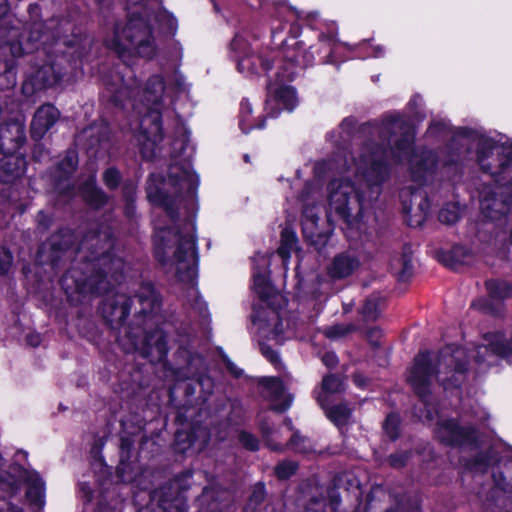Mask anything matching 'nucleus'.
<instances>
[{"label": "nucleus", "mask_w": 512, "mask_h": 512, "mask_svg": "<svg viewBox=\"0 0 512 512\" xmlns=\"http://www.w3.org/2000/svg\"><path fill=\"white\" fill-rule=\"evenodd\" d=\"M390 461L393 466H401L404 463V460L398 461L396 456H391Z\"/></svg>", "instance_id": "obj_53"}, {"label": "nucleus", "mask_w": 512, "mask_h": 512, "mask_svg": "<svg viewBox=\"0 0 512 512\" xmlns=\"http://www.w3.org/2000/svg\"><path fill=\"white\" fill-rule=\"evenodd\" d=\"M7 512H22V511L15 506H10V504L7 503Z\"/></svg>", "instance_id": "obj_56"}, {"label": "nucleus", "mask_w": 512, "mask_h": 512, "mask_svg": "<svg viewBox=\"0 0 512 512\" xmlns=\"http://www.w3.org/2000/svg\"><path fill=\"white\" fill-rule=\"evenodd\" d=\"M326 505L325 499H313L309 505V510L313 512H325Z\"/></svg>", "instance_id": "obj_45"}, {"label": "nucleus", "mask_w": 512, "mask_h": 512, "mask_svg": "<svg viewBox=\"0 0 512 512\" xmlns=\"http://www.w3.org/2000/svg\"><path fill=\"white\" fill-rule=\"evenodd\" d=\"M89 262L88 266L96 270L94 274L82 279L79 277L80 272L72 268L63 276L61 285L68 296L72 297L76 293L105 292L107 285H112L121 278L123 261L120 258L103 252L101 255L92 256Z\"/></svg>", "instance_id": "obj_8"}, {"label": "nucleus", "mask_w": 512, "mask_h": 512, "mask_svg": "<svg viewBox=\"0 0 512 512\" xmlns=\"http://www.w3.org/2000/svg\"><path fill=\"white\" fill-rule=\"evenodd\" d=\"M322 361L327 367L332 368L337 364L338 358L335 353L326 352L322 357Z\"/></svg>", "instance_id": "obj_47"}, {"label": "nucleus", "mask_w": 512, "mask_h": 512, "mask_svg": "<svg viewBox=\"0 0 512 512\" xmlns=\"http://www.w3.org/2000/svg\"><path fill=\"white\" fill-rule=\"evenodd\" d=\"M20 477L27 484V497L36 504H42L45 495V484L36 471L23 470Z\"/></svg>", "instance_id": "obj_17"}, {"label": "nucleus", "mask_w": 512, "mask_h": 512, "mask_svg": "<svg viewBox=\"0 0 512 512\" xmlns=\"http://www.w3.org/2000/svg\"><path fill=\"white\" fill-rule=\"evenodd\" d=\"M140 305L137 314H150L159 306L158 297L151 284H143L134 299L127 298L124 294H116L113 299H106L103 303L102 312L104 317L112 325H117L123 335L119 338V343L127 352L134 350L140 351L148 356L155 351L157 358L161 359L167 351L166 338L162 330L157 329L152 333H146L143 328H131L123 325L127 315L130 312V303Z\"/></svg>", "instance_id": "obj_4"}, {"label": "nucleus", "mask_w": 512, "mask_h": 512, "mask_svg": "<svg viewBox=\"0 0 512 512\" xmlns=\"http://www.w3.org/2000/svg\"><path fill=\"white\" fill-rule=\"evenodd\" d=\"M354 382L356 383V385L362 386L364 384V379L360 375H356L354 377Z\"/></svg>", "instance_id": "obj_55"}, {"label": "nucleus", "mask_w": 512, "mask_h": 512, "mask_svg": "<svg viewBox=\"0 0 512 512\" xmlns=\"http://www.w3.org/2000/svg\"><path fill=\"white\" fill-rule=\"evenodd\" d=\"M87 246H88V240H85V241L83 242V244H82L81 249H84V248H85V247H87Z\"/></svg>", "instance_id": "obj_61"}, {"label": "nucleus", "mask_w": 512, "mask_h": 512, "mask_svg": "<svg viewBox=\"0 0 512 512\" xmlns=\"http://www.w3.org/2000/svg\"><path fill=\"white\" fill-rule=\"evenodd\" d=\"M286 425H287V427H288V429H289V430H291V429H292V427H291V420H287V421H286Z\"/></svg>", "instance_id": "obj_60"}, {"label": "nucleus", "mask_w": 512, "mask_h": 512, "mask_svg": "<svg viewBox=\"0 0 512 512\" xmlns=\"http://www.w3.org/2000/svg\"><path fill=\"white\" fill-rule=\"evenodd\" d=\"M506 208H507V211L511 212L512 207L510 206V204H507L500 200L483 199L481 201V209L486 214V216L489 217L490 219H497L498 218L497 214L506 213Z\"/></svg>", "instance_id": "obj_29"}, {"label": "nucleus", "mask_w": 512, "mask_h": 512, "mask_svg": "<svg viewBox=\"0 0 512 512\" xmlns=\"http://www.w3.org/2000/svg\"><path fill=\"white\" fill-rule=\"evenodd\" d=\"M232 372H233L236 376H239V375L241 374L240 372H238V371H234V370H232Z\"/></svg>", "instance_id": "obj_63"}, {"label": "nucleus", "mask_w": 512, "mask_h": 512, "mask_svg": "<svg viewBox=\"0 0 512 512\" xmlns=\"http://www.w3.org/2000/svg\"><path fill=\"white\" fill-rule=\"evenodd\" d=\"M62 237L66 238V240L63 243H59V241H58L60 238V235H55L51 238L50 246L54 252L65 250L68 248L71 235L69 233H65L62 235Z\"/></svg>", "instance_id": "obj_41"}, {"label": "nucleus", "mask_w": 512, "mask_h": 512, "mask_svg": "<svg viewBox=\"0 0 512 512\" xmlns=\"http://www.w3.org/2000/svg\"><path fill=\"white\" fill-rule=\"evenodd\" d=\"M299 442H304V439L300 437L298 434H293L290 440L291 447L297 452H306L305 447L300 445Z\"/></svg>", "instance_id": "obj_46"}, {"label": "nucleus", "mask_w": 512, "mask_h": 512, "mask_svg": "<svg viewBox=\"0 0 512 512\" xmlns=\"http://www.w3.org/2000/svg\"><path fill=\"white\" fill-rule=\"evenodd\" d=\"M95 180V174L90 175L81 185L80 193L84 200L90 205L100 207L106 202L107 198L106 195L96 187Z\"/></svg>", "instance_id": "obj_21"}, {"label": "nucleus", "mask_w": 512, "mask_h": 512, "mask_svg": "<svg viewBox=\"0 0 512 512\" xmlns=\"http://www.w3.org/2000/svg\"><path fill=\"white\" fill-rule=\"evenodd\" d=\"M91 241H92V242H94V241H95V243H91V246H94V245L98 244V242L100 241V239H99L98 237H95V238H92V239H91Z\"/></svg>", "instance_id": "obj_58"}, {"label": "nucleus", "mask_w": 512, "mask_h": 512, "mask_svg": "<svg viewBox=\"0 0 512 512\" xmlns=\"http://www.w3.org/2000/svg\"><path fill=\"white\" fill-rule=\"evenodd\" d=\"M80 492L83 494L87 501L91 500L92 490L88 484L82 483L80 485Z\"/></svg>", "instance_id": "obj_49"}, {"label": "nucleus", "mask_w": 512, "mask_h": 512, "mask_svg": "<svg viewBox=\"0 0 512 512\" xmlns=\"http://www.w3.org/2000/svg\"><path fill=\"white\" fill-rule=\"evenodd\" d=\"M263 496H264V487L262 484H259L256 486V488L253 492L252 500L255 501L256 503H259L263 499Z\"/></svg>", "instance_id": "obj_48"}, {"label": "nucleus", "mask_w": 512, "mask_h": 512, "mask_svg": "<svg viewBox=\"0 0 512 512\" xmlns=\"http://www.w3.org/2000/svg\"><path fill=\"white\" fill-rule=\"evenodd\" d=\"M297 237L292 230L284 229L281 233V245L278 248V255L283 260L284 269H287L291 252L296 248Z\"/></svg>", "instance_id": "obj_24"}, {"label": "nucleus", "mask_w": 512, "mask_h": 512, "mask_svg": "<svg viewBox=\"0 0 512 512\" xmlns=\"http://www.w3.org/2000/svg\"><path fill=\"white\" fill-rule=\"evenodd\" d=\"M25 159L19 155H4L0 160V181L9 183L25 172Z\"/></svg>", "instance_id": "obj_16"}, {"label": "nucleus", "mask_w": 512, "mask_h": 512, "mask_svg": "<svg viewBox=\"0 0 512 512\" xmlns=\"http://www.w3.org/2000/svg\"><path fill=\"white\" fill-rule=\"evenodd\" d=\"M465 358L466 351L463 348L446 347L438 354L432 367L430 354L420 353L415 358L408 381L421 398L429 391L434 375L444 389L456 387L464 379Z\"/></svg>", "instance_id": "obj_5"}, {"label": "nucleus", "mask_w": 512, "mask_h": 512, "mask_svg": "<svg viewBox=\"0 0 512 512\" xmlns=\"http://www.w3.org/2000/svg\"><path fill=\"white\" fill-rule=\"evenodd\" d=\"M296 469L297 465L294 462H282L276 467V474L280 479H286L293 475Z\"/></svg>", "instance_id": "obj_38"}, {"label": "nucleus", "mask_w": 512, "mask_h": 512, "mask_svg": "<svg viewBox=\"0 0 512 512\" xmlns=\"http://www.w3.org/2000/svg\"><path fill=\"white\" fill-rule=\"evenodd\" d=\"M381 53H382V50H381V48H380V47H378V48L376 49L375 53H374V56H375V57H378V56H380V55H381Z\"/></svg>", "instance_id": "obj_57"}, {"label": "nucleus", "mask_w": 512, "mask_h": 512, "mask_svg": "<svg viewBox=\"0 0 512 512\" xmlns=\"http://www.w3.org/2000/svg\"><path fill=\"white\" fill-rule=\"evenodd\" d=\"M260 429L267 445L273 450H279L281 445L276 442L278 439V430L272 427V421L267 416H262L260 419Z\"/></svg>", "instance_id": "obj_30"}, {"label": "nucleus", "mask_w": 512, "mask_h": 512, "mask_svg": "<svg viewBox=\"0 0 512 512\" xmlns=\"http://www.w3.org/2000/svg\"><path fill=\"white\" fill-rule=\"evenodd\" d=\"M106 45L123 60L132 55L151 59L157 51L148 22L138 16L136 11L131 12L125 24L115 26L113 33L106 39Z\"/></svg>", "instance_id": "obj_9"}, {"label": "nucleus", "mask_w": 512, "mask_h": 512, "mask_svg": "<svg viewBox=\"0 0 512 512\" xmlns=\"http://www.w3.org/2000/svg\"><path fill=\"white\" fill-rule=\"evenodd\" d=\"M103 181L108 188L114 189L120 182V174L114 168H109L104 172Z\"/></svg>", "instance_id": "obj_39"}, {"label": "nucleus", "mask_w": 512, "mask_h": 512, "mask_svg": "<svg viewBox=\"0 0 512 512\" xmlns=\"http://www.w3.org/2000/svg\"><path fill=\"white\" fill-rule=\"evenodd\" d=\"M414 197L417 198L418 195L414 194ZM419 197H420V202L418 203L419 212L412 213L411 208L405 207L407 214H410L409 224L411 226L421 225L425 221V219L428 215L429 203L424 197H422L420 195H419Z\"/></svg>", "instance_id": "obj_31"}, {"label": "nucleus", "mask_w": 512, "mask_h": 512, "mask_svg": "<svg viewBox=\"0 0 512 512\" xmlns=\"http://www.w3.org/2000/svg\"><path fill=\"white\" fill-rule=\"evenodd\" d=\"M349 330H350L349 326L338 325V326L329 328L326 331V334H327V336H329L331 338H335V337H340V336L345 335Z\"/></svg>", "instance_id": "obj_43"}, {"label": "nucleus", "mask_w": 512, "mask_h": 512, "mask_svg": "<svg viewBox=\"0 0 512 512\" xmlns=\"http://www.w3.org/2000/svg\"><path fill=\"white\" fill-rule=\"evenodd\" d=\"M78 160L74 152H69L63 160H61L55 170V179L57 189L63 192L67 186L64 184L66 180L75 170Z\"/></svg>", "instance_id": "obj_20"}, {"label": "nucleus", "mask_w": 512, "mask_h": 512, "mask_svg": "<svg viewBox=\"0 0 512 512\" xmlns=\"http://www.w3.org/2000/svg\"><path fill=\"white\" fill-rule=\"evenodd\" d=\"M117 474L118 477L123 482H132L134 481V476L130 473V465L126 463L124 460H121L119 465L117 466Z\"/></svg>", "instance_id": "obj_40"}, {"label": "nucleus", "mask_w": 512, "mask_h": 512, "mask_svg": "<svg viewBox=\"0 0 512 512\" xmlns=\"http://www.w3.org/2000/svg\"><path fill=\"white\" fill-rule=\"evenodd\" d=\"M264 396L271 402L274 411L283 412L287 410L293 398L291 395L285 394L281 381L277 378H264L263 381Z\"/></svg>", "instance_id": "obj_12"}, {"label": "nucleus", "mask_w": 512, "mask_h": 512, "mask_svg": "<svg viewBox=\"0 0 512 512\" xmlns=\"http://www.w3.org/2000/svg\"><path fill=\"white\" fill-rule=\"evenodd\" d=\"M343 383L339 377L329 375L322 381V388L317 396V401L321 407H325V402H328L330 394L336 393L342 389Z\"/></svg>", "instance_id": "obj_25"}, {"label": "nucleus", "mask_w": 512, "mask_h": 512, "mask_svg": "<svg viewBox=\"0 0 512 512\" xmlns=\"http://www.w3.org/2000/svg\"><path fill=\"white\" fill-rule=\"evenodd\" d=\"M181 437H182V434H180V433H179V434L177 435V440H178V441H180V440H181Z\"/></svg>", "instance_id": "obj_64"}, {"label": "nucleus", "mask_w": 512, "mask_h": 512, "mask_svg": "<svg viewBox=\"0 0 512 512\" xmlns=\"http://www.w3.org/2000/svg\"><path fill=\"white\" fill-rule=\"evenodd\" d=\"M295 72L293 70L286 71L282 74V80H291L294 77Z\"/></svg>", "instance_id": "obj_52"}, {"label": "nucleus", "mask_w": 512, "mask_h": 512, "mask_svg": "<svg viewBox=\"0 0 512 512\" xmlns=\"http://www.w3.org/2000/svg\"><path fill=\"white\" fill-rule=\"evenodd\" d=\"M270 92L273 91V99L267 101V107H271L273 103L281 105L283 109L292 111L297 105V96L294 88L291 86H280L278 88L269 87Z\"/></svg>", "instance_id": "obj_18"}, {"label": "nucleus", "mask_w": 512, "mask_h": 512, "mask_svg": "<svg viewBox=\"0 0 512 512\" xmlns=\"http://www.w3.org/2000/svg\"><path fill=\"white\" fill-rule=\"evenodd\" d=\"M339 503V500L335 497L333 498L331 504L334 506V505H337Z\"/></svg>", "instance_id": "obj_59"}, {"label": "nucleus", "mask_w": 512, "mask_h": 512, "mask_svg": "<svg viewBox=\"0 0 512 512\" xmlns=\"http://www.w3.org/2000/svg\"><path fill=\"white\" fill-rule=\"evenodd\" d=\"M12 128H14L17 131L18 138H20L23 135V128L19 124L12 125Z\"/></svg>", "instance_id": "obj_54"}, {"label": "nucleus", "mask_w": 512, "mask_h": 512, "mask_svg": "<svg viewBox=\"0 0 512 512\" xmlns=\"http://www.w3.org/2000/svg\"><path fill=\"white\" fill-rule=\"evenodd\" d=\"M252 105L248 100L241 102L240 110V128L244 133H248L253 128H263L264 120L259 121L256 124L252 123Z\"/></svg>", "instance_id": "obj_28"}, {"label": "nucleus", "mask_w": 512, "mask_h": 512, "mask_svg": "<svg viewBox=\"0 0 512 512\" xmlns=\"http://www.w3.org/2000/svg\"><path fill=\"white\" fill-rule=\"evenodd\" d=\"M381 310V299L377 295H372L366 299L363 307L362 314L368 320H374L379 315Z\"/></svg>", "instance_id": "obj_33"}, {"label": "nucleus", "mask_w": 512, "mask_h": 512, "mask_svg": "<svg viewBox=\"0 0 512 512\" xmlns=\"http://www.w3.org/2000/svg\"><path fill=\"white\" fill-rule=\"evenodd\" d=\"M269 265L267 255H257L254 259L253 288L266 306L254 309L252 321L260 337L280 343L283 340L284 328L278 308L285 304V299L268 280Z\"/></svg>", "instance_id": "obj_6"}, {"label": "nucleus", "mask_w": 512, "mask_h": 512, "mask_svg": "<svg viewBox=\"0 0 512 512\" xmlns=\"http://www.w3.org/2000/svg\"><path fill=\"white\" fill-rule=\"evenodd\" d=\"M303 201L305 202L302 219L304 236L315 246L323 245L327 241V234L322 233L319 228L318 212L320 207L310 206L305 195H303Z\"/></svg>", "instance_id": "obj_11"}, {"label": "nucleus", "mask_w": 512, "mask_h": 512, "mask_svg": "<svg viewBox=\"0 0 512 512\" xmlns=\"http://www.w3.org/2000/svg\"><path fill=\"white\" fill-rule=\"evenodd\" d=\"M117 80L121 82V87L116 88L114 84L109 87L115 103H121L126 98L139 97L133 102V108L140 116L136 137L143 156L151 159L156 155L157 146L163 138L160 114L162 102L165 98L172 97V88L164 83L160 75H155L140 91L133 71L129 68L125 69L122 76H117Z\"/></svg>", "instance_id": "obj_3"}, {"label": "nucleus", "mask_w": 512, "mask_h": 512, "mask_svg": "<svg viewBox=\"0 0 512 512\" xmlns=\"http://www.w3.org/2000/svg\"><path fill=\"white\" fill-rule=\"evenodd\" d=\"M493 479L496 486L506 492H512V470L510 467L506 468V471L503 472H494Z\"/></svg>", "instance_id": "obj_34"}, {"label": "nucleus", "mask_w": 512, "mask_h": 512, "mask_svg": "<svg viewBox=\"0 0 512 512\" xmlns=\"http://www.w3.org/2000/svg\"><path fill=\"white\" fill-rule=\"evenodd\" d=\"M385 152L365 148L357 161L342 167L340 176L328 185L329 211L345 221L348 227L358 228L365 204L379 194V187L388 175L383 161Z\"/></svg>", "instance_id": "obj_2"}, {"label": "nucleus", "mask_w": 512, "mask_h": 512, "mask_svg": "<svg viewBox=\"0 0 512 512\" xmlns=\"http://www.w3.org/2000/svg\"><path fill=\"white\" fill-rule=\"evenodd\" d=\"M481 168L492 175L500 174L512 161V145L482 138L478 152Z\"/></svg>", "instance_id": "obj_10"}, {"label": "nucleus", "mask_w": 512, "mask_h": 512, "mask_svg": "<svg viewBox=\"0 0 512 512\" xmlns=\"http://www.w3.org/2000/svg\"><path fill=\"white\" fill-rule=\"evenodd\" d=\"M436 434L444 443L463 445L472 440L474 430L460 428L455 421L447 420L438 424Z\"/></svg>", "instance_id": "obj_15"}, {"label": "nucleus", "mask_w": 512, "mask_h": 512, "mask_svg": "<svg viewBox=\"0 0 512 512\" xmlns=\"http://www.w3.org/2000/svg\"><path fill=\"white\" fill-rule=\"evenodd\" d=\"M12 270L13 256L11 252L4 247H0V276L9 275Z\"/></svg>", "instance_id": "obj_35"}, {"label": "nucleus", "mask_w": 512, "mask_h": 512, "mask_svg": "<svg viewBox=\"0 0 512 512\" xmlns=\"http://www.w3.org/2000/svg\"><path fill=\"white\" fill-rule=\"evenodd\" d=\"M60 113L52 105L41 106L34 115L31 123V135L34 139H41L58 121Z\"/></svg>", "instance_id": "obj_14"}, {"label": "nucleus", "mask_w": 512, "mask_h": 512, "mask_svg": "<svg viewBox=\"0 0 512 512\" xmlns=\"http://www.w3.org/2000/svg\"><path fill=\"white\" fill-rule=\"evenodd\" d=\"M28 342L32 345V346H37L39 345L40 343V336L35 334V335H30L28 337Z\"/></svg>", "instance_id": "obj_50"}, {"label": "nucleus", "mask_w": 512, "mask_h": 512, "mask_svg": "<svg viewBox=\"0 0 512 512\" xmlns=\"http://www.w3.org/2000/svg\"><path fill=\"white\" fill-rule=\"evenodd\" d=\"M155 178H151L147 186L149 200L163 207L169 225L155 223V254L165 262L172 257L176 274L181 281L192 282L197 276L198 255L195 238V224L190 215L180 221L177 218L174 205L182 203L183 195L193 202L198 187V177L189 163L173 164L169 168L168 179L158 187Z\"/></svg>", "instance_id": "obj_1"}, {"label": "nucleus", "mask_w": 512, "mask_h": 512, "mask_svg": "<svg viewBox=\"0 0 512 512\" xmlns=\"http://www.w3.org/2000/svg\"><path fill=\"white\" fill-rule=\"evenodd\" d=\"M322 408L325 409L327 417L337 426L346 424L351 415V409L343 404L329 408L328 402H325V407Z\"/></svg>", "instance_id": "obj_27"}, {"label": "nucleus", "mask_w": 512, "mask_h": 512, "mask_svg": "<svg viewBox=\"0 0 512 512\" xmlns=\"http://www.w3.org/2000/svg\"><path fill=\"white\" fill-rule=\"evenodd\" d=\"M262 354L273 364L278 363V355L275 351L267 347L264 343H260Z\"/></svg>", "instance_id": "obj_44"}, {"label": "nucleus", "mask_w": 512, "mask_h": 512, "mask_svg": "<svg viewBox=\"0 0 512 512\" xmlns=\"http://www.w3.org/2000/svg\"><path fill=\"white\" fill-rule=\"evenodd\" d=\"M33 81L35 89H42L56 84L59 81V77L52 66L46 65L36 72Z\"/></svg>", "instance_id": "obj_26"}, {"label": "nucleus", "mask_w": 512, "mask_h": 512, "mask_svg": "<svg viewBox=\"0 0 512 512\" xmlns=\"http://www.w3.org/2000/svg\"><path fill=\"white\" fill-rule=\"evenodd\" d=\"M389 142H394L391 153L399 160L408 159L411 174L417 181L426 180L438 167L437 157L432 151L412 153L414 133L411 127L399 116L386 119L381 129Z\"/></svg>", "instance_id": "obj_7"}, {"label": "nucleus", "mask_w": 512, "mask_h": 512, "mask_svg": "<svg viewBox=\"0 0 512 512\" xmlns=\"http://www.w3.org/2000/svg\"><path fill=\"white\" fill-rule=\"evenodd\" d=\"M7 10V0H0V17L6 14Z\"/></svg>", "instance_id": "obj_51"}, {"label": "nucleus", "mask_w": 512, "mask_h": 512, "mask_svg": "<svg viewBox=\"0 0 512 512\" xmlns=\"http://www.w3.org/2000/svg\"><path fill=\"white\" fill-rule=\"evenodd\" d=\"M230 49L239 58L237 63L238 71L245 74L253 73L255 70L254 63L247 57H241L242 54L246 55L248 53L246 40L242 36H236L230 44Z\"/></svg>", "instance_id": "obj_19"}, {"label": "nucleus", "mask_w": 512, "mask_h": 512, "mask_svg": "<svg viewBox=\"0 0 512 512\" xmlns=\"http://www.w3.org/2000/svg\"><path fill=\"white\" fill-rule=\"evenodd\" d=\"M239 440L241 444L249 450H256L258 448L257 439L248 432H241Z\"/></svg>", "instance_id": "obj_42"}, {"label": "nucleus", "mask_w": 512, "mask_h": 512, "mask_svg": "<svg viewBox=\"0 0 512 512\" xmlns=\"http://www.w3.org/2000/svg\"><path fill=\"white\" fill-rule=\"evenodd\" d=\"M494 338L489 346L482 345L477 348L474 357L478 362H486L488 365H492L495 358H509L512 355V343L509 345L505 343L501 334L495 335Z\"/></svg>", "instance_id": "obj_13"}, {"label": "nucleus", "mask_w": 512, "mask_h": 512, "mask_svg": "<svg viewBox=\"0 0 512 512\" xmlns=\"http://www.w3.org/2000/svg\"><path fill=\"white\" fill-rule=\"evenodd\" d=\"M399 416L396 414H389L384 422V430L386 434L395 439L398 435Z\"/></svg>", "instance_id": "obj_37"}, {"label": "nucleus", "mask_w": 512, "mask_h": 512, "mask_svg": "<svg viewBox=\"0 0 512 512\" xmlns=\"http://www.w3.org/2000/svg\"><path fill=\"white\" fill-rule=\"evenodd\" d=\"M486 286L493 299H505L512 295V287L505 282L488 281Z\"/></svg>", "instance_id": "obj_32"}, {"label": "nucleus", "mask_w": 512, "mask_h": 512, "mask_svg": "<svg viewBox=\"0 0 512 512\" xmlns=\"http://www.w3.org/2000/svg\"><path fill=\"white\" fill-rule=\"evenodd\" d=\"M391 270L401 280H405L410 276L412 270V258L410 251H404L401 255L392 258Z\"/></svg>", "instance_id": "obj_23"}, {"label": "nucleus", "mask_w": 512, "mask_h": 512, "mask_svg": "<svg viewBox=\"0 0 512 512\" xmlns=\"http://www.w3.org/2000/svg\"><path fill=\"white\" fill-rule=\"evenodd\" d=\"M459 218V209L455 205H448L439 213V220L446 224H453Z\"/></svg>", "instance_id": "obj_36"}, {"label": "nucleus", "mask_w": 512, "mask_h": 512, "mask_svg": "<svg viewBox=\"0 0 512 512\" xmlns=\"http://www.w3.org/2000/svg\"><path fill=\"white\" fill-rule=\"evenodd\" d=\"M355 258L348 255H340L336 257L329 268V273L335 278H344L349 276L357 267Z\"/></svg>", "instance_id": "obj_22"}, {"label": "nucleus", "mask_w": 512, "mask_h": 512, "mask_svg": "<svg viewBox=\"0 0 512 512\" xmlns=\"http://www.w3.org/2000/svg\"><path fill=\"white\" fill-rule=\"evenodd\" d=\"M105 246H106L107 248H110V247H111V242H110V241L105 242Z\"/></svg>", "instance_id": "obj_62"}]
</instances>
